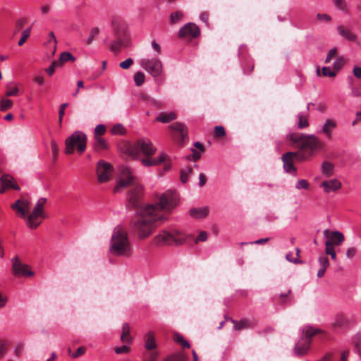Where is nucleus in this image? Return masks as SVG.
<instances>
[{
	"mask_svg": "<svg viewBox=\"0 0 361 361\" xmlns=\"http://www.w3.org/2000/svg\"><path fill=\"white\" fill-rule=\"evenodd\" d=\"M174 340L176 343L181 345V346L183 348H190V344L188 341H186L180 334H175L174 335Z\"/></svg>",
	"mask_w": 361,
	"mask_h": 361,
	"instance_id": "58836bf2",
	"label": "nucleus"
},
{
	"mask_svg": "<svg viewBox=\"0 0 361 361\" xmlns=\"http://www.w3.org/2000/svg\"><path fill=\"white\" fill-rule=\"evenodd\" d=\"M46 203H47V198H45V197L39 198L37 200V202H36L32 211L37 212V213L46 214L45 211L44 209V207Z\"/></svg>",
	"mask_w": 361,
	"mask_h": 361,
	"instance_id": "2f4dec72",
	"label": "nucleus"
},
{
	"mask_svg": "<svg viewBox=\"0 0 361 361\" xmlns=\"http://www.w3.org/2000/svg\"><path fill=\"white\" fill-rule=\"evenodd\" d=\"M31 32V28H27L23 31L22 37L18 41V45L22 46L25 42L27 40V39L30 37Z\"/></svg>",
	"mask_w": 361,
	"mask_h": 361,
	"instance_id": "79ce46f5",
	"label": "nucleus"
},
{
	"mask_svg": "<svg viewBox=\"0 0 361 361\" xmlns=\"http://www.w3.org/2000/svg\"><path fill=\"white\" fill-rule=\"evenodd\" d=\"M300 155V152H286L283 154V169L286 172L296 173V169L293 166V160L295 157L299 158Z\"/></svg>",
	"mask_w": 361,
	"mask_h": 361,
	"instance_id": "f8f14e48",
	"label": "nucleus"
},
{
	"mask_svg": "<svg viewBox=\"0 0 361 361\" xmlns=\"http://www.w3.org/2000/svg\"><path fill=\"white\" fill-rule=\"evenodd\" d=\"M130 326L128 323H124L122 326V334L121 335V340L123 343L130 344L133 341V338L130 334Z\"/></svg>",
	"mask_w": 361,
	"mask_h": 361,
	"instance_id": "b1692460",
	"label": "nucleus"
},
{
	"mask_svg": "<svg viewBox=\"0 0 361 361\" xmlns=\"http://www.w3.org/2000/svg\"><path fill=\"white\" fill-rule=\"evenodd\" d=\"M286 138L300 149H310L312 152L322 147V142L314 135L290 133Z\"/></svg>",
	"mask_w": 361,
	"mask_h": 361,
	"instance_id": "20e7f679",
	"label": "nucleus"
},
{
	"mask_svg": "<svg viewBox=\"0 0 361 361\" xmlns=\"http://www.w3.org/2000/svg\"><path fill=\"white\" fill-rule=\"evenodd\" d=\"M322 73L324 76L334 77L336 71H332L329 67H323Z\"/></svg>",
	"mask_w": 361,
	"mask_h": 361,
	"instance_id": "4d7b16f0",
	"label": "nucleus"
},
{
	"mask_svg": "<svg viewBox=\"0 0 361 361\" xmlns=\"http://www.w3.org/2000/svg\"><path fill=\"white\" fill-rule=\"evenodd\" d=\"M71 61H75V58L70 52L64 51L61 54L59 61H58L61 63L62 65L63 63Z\"/></svg>",
	"mask_w": 361,
	"mask_h": 361,
	"instance_id": "72a5a7b5",
	"label": "nucleus"
},
{
	"mask_svg": "<svg viewBox=\"0 0 361 361\" xmlns=\"http://www.w3.org/2000/svg\"><path fill=\"white\" fill-rule=\"evenodd\" d=\"M178 204L176 192L167 190L157 195V202L139 208L130 224L137 231L138 238L144 239L149 236L157 226L168 219L166 212H171Z\"/></svg>",
	"mask_w": 361,
	"mask_h": 361,
	"instance_id": "f257e3e1",
	"label": "nucleus"
},
{
	"mask_svg": "<svg viewBox=\"0 0 361 361\" xmlns=\"http://www.w3.org/2000/svg\"><path fill=\"white\" fill-rule=\"evenodd\" d=\"M345 323V317L343 315H337L333 324L334 326L341 327Z\"/></svg>",
	"mask_w": 361,
	"mask_h": 361,
	"instance_id": "3c124183",
	"label": "nucleus"
},
{
	"mask_svg": "<svg viewBox=\"0 0 361 361\" xmlns=\"http://www.w3.org/2000/svg\"><path fill=\"white\" fill-rule=\"evenodd\" d=\"M145 348L147 349V350H153L156 348V343H155V340H154V335L152 334V332H148L146 335H145Z\"/></svg>",
	"mask_w": 361,
	"mask_h": 361,
	"instance_id": "c756f323",
	"label": "nucleus"
},
{
	"mask_svg": "<svg viewBox=\"0 0 361 361\" xmlns=\"http://www.w3.org/2000/svg\"><path fill=\"white\" fill-rule=\"evenodd\" d=\"M85 347H79L76 351L72 355V357L73 358H77L81 355H82L85 353Z\"/></svg>",
	"mask_w": 361,
	"mask_h": 361,
	"instance_id": "338daca9",
	"label": "nucleus"
},
{
	"mask_svg": "<svg viewBox=\"0 0 361 361\" xmlns=\"http://www.w3.org/2000/svg\"><path fill=\"white\" fill-rule=\"evenodd\" d=\"M338 33L349 41L355 42L357 37L355 34L352 33L348 29H345L343 26L339 25L338 27Z\"/></svg>",
	"mask_w": 361,
	"mask_h": 361,
	"instance_id": "cd10ccee",
	"label": "nucleus"
},
{
	"mask_svg": "<svg viewBox=\"0 0 361 361\" xmlns=\"http://www.w3.org/2000/svg\"><path fill=\"white\" fill-rule=\"evenodd\" d=\"M51 151L53 154L54 159H56L58 156V145L54 140H51Z\"/></svg>",
	"mask_w": 361,
	"mask_h": 361,
	"instance_id": "69168bd1",
	"label": "nucleus"
},
{
	"mask_svg": "<svg viewBox=\"0 0 361 361\" xmlns=\"http://www.w3.org/2000/svg\"><path fill=\"white\" fill-rule=\"evenodd\" d=\"M200 34V28L192 23H188L181 27L178 31L180 37H197Z\"/></svg>",
	"mask_w": 361,
	"mask_h": 361,
	"instance_id": "9b49d317",
	"label": "nucleus"
},
{
	"mask_svg": "<svg viewBox=\"0 0 361 361\" xmlns=\"http://www.w3.org/2000/svg\"><path fill=\"white\" fill-rule=\"evenodd\" d=\"M47 218V214L32 212L30 214L26 216V223L29 228L32 229L37 228L42 223L44 219Z\"/></svg>",
	"mask_w": 361,
	"mask_h": 361,
	"instance_id": "dca6fc26",
	"label": "nucleus"
},
{
	"mask_svg": "<svg viewBox=\"0 0 361 361\" xmlns=\"http://www.w3.org/2000/svg\"><path fill=\"white\" fill-rule=\"evenodd\" d=\"M12 188L19 190L20 187L10 175H4L0 178V193H4L7 189Z\"/></svg>",
	"mask_w": 361,
	"mask_h": 361,
	"instance_id": "4468645a",
	"label": "nucleus"
},
{
	"mask_svg": "<svg viewBox=\"0 0 361 361\" xmlns=\"http://www.w3.org/2000/svg\"><path fill=\"white\" fill-rule=\"evenodd\" d=\"M109 250L116 256H130L132 253L127 232L121 227L114 228Z\"/></svg>",
	"mask_w": 361,
	"mask_h": 361,
	"instance_id": "7ed1b4c3",
	"label": "nucleus"
},
{
	"mask_svg": "<svg viewBox=\"0 0 361 361\" xmlns=\"http://www.w3.org/2000/svg\"><path fill=\"white\" fill-rule=\"evenodd\" d=\"M290 289H288L285 293H282L279 295V298H275V300L281 303H286L290 300Z\"/></svg>",
	"mask_w": 361,
	"mask_h": 361,
	"instance_id": "c9c22d12",
	"label": "nucleus"
},
{
	"mask_svg": "<svg viewBox=\"0 0 361 361\" xmlns=\"http://www.w3.org/2000/svg\"><path fill=\"white\" fill-rule=\"evenodd\" d=\"M319 263L320 264V268H323L326 269L329 267V261L327 257L324 255H321L319 257Z\"/></svg>",
	"mask_w": 361,
	"mask_h": 361,
	"instance_id": "49530a36",
	"label": "nucleus"
},
{
	"mask_svg": "<svg viewBox=\"0 0 361 361\" xmlns=\"http://www.w3.org/2000/svg\"><path fill=\"white\" fill-rule=\"evenodd\" d=\"M207 239V233L205 231H202L198 235L195 240V243H197L199 241L204 242Z\"/></svg>",
	"mask_w": 361,
	"mask_h": 361,
	"instance_id": "774afa93",
	"label": "nucleus"
},
{
	"mask_svg": "<svg viewBox=\"0 0 361 361\" xmlns=\"http://www.w3.org/2000/svg\"><path fill=\"white\" fill-rule=\"evenodd\" d=\"M336 126L337 124L335 120L328 118L325 121L320 132L325 135L328 139H331L332 137V132Z\"/></svg>",
	"mask_w": 361,
	"mask_h": 361,
	"instance_id": "aec40b11",
	"label": "nucleus"
},
{
	"mask_svg": "<svg viewBox=\"0 0 361 361\" xmlns=\"http://www.w3.org/2000/svg\"><path fill=\"white\" fill-rule=\"evenodd\" d=\"M106 132V128L104 125L99 124L95 127L94 137H101Z\"/></svg>",
	"mask_w": 361,
	"mask_h": 361,
	"instance_id": "09e8293b",
	"label": "nucleus"
},
{
	"mask_svg": "<svg viewBox=\"0 0 361 361\" xmlns=\"http://www.w3.org/2000/svg\"><path fill=\"white\" fill-rule=\"evenodd\" d=\"M336 53H337V49L336 48H333L331 49L328 54H327V56L325 59V63H329L331 59L332 58H334V56H336Z\"/></svg>",
	"mask_w": 361,
	"mask_h": 361,
	"instance_id": "0e129e2a",
	"label": "nucleus"
},
{
	"mask_svg": "<svg viewBox=\"0 0 361 361\" xmlns=\"http://www.w3.org/2000/svg\"><path fill=\"white\" fill-rule=\"evenodd\" d=\"M111 26L116 37L123 35L126 30V24L123 18L119 16H113L111 18Z\"/></svg>",
	"mask_w": 361,
	"mask_h": 361,
	"instance_id": "2eb2a0df",
	"label": "nucleus"
},
{
	"mask_svg": "<svg viewBox=\"0 0 361 361\" xmlns=\"http://www.w3.org/2000/svg\"><path fill=\"white\" fill-rule=\"evenodd\" d=\"M8 347V342L6 340L0 339V359L3 357L7 351Z\"/></svg>",
	"mask_w": 361,
	"mask_h": 361,
	"instance_id": "c03bdc74",
	"label": "nucleus"
},
{
	"mask_svg": "<svg viewBox=\"0 0 361 361\" xmlns=\"http://www.w3.org/2000/svg\"><path fill=\"white\" fill-rule=\"evenodd\" d=\"M93 147L96 151H101L108 147L106 142L102 137H94Z\"/></svg>",
	"mask_w": 361,
	"mask_h": 361,
	"instance_id": "7c9ffc66",
	"label": "nucleus"
},
{
	"mask_svg": "<svg viewBox=\"0 0 361 361\" xmlns=\"http://www.w3.org/2000/svg\"><path fill=\"white\" fill-rule=\"evenodd\" d=\"M335 6L341 11H345L346 10V3L345 0H333Z\"/></svg>",
	"mask_w": 361,
	"mask_h": 361,
	"instance_id": "603ef678",
	"label": "nucleus"
},
{
	"mask_svg": "<svg viewBox=\"0 0 361 361\" xmlns=\"http://www.w3.org/2000/svg\"><path fill=\"white\" fill-rule=\"evenodd\" d=\"M138 63L153 78H157L161 75L163 72L162 62L157 57L151 59H142L138 61Z\"/></svg>",
	"mask_w": 361,
	"mask_h": 361,
	"instance_id": "0eeeda50",
	"label": "nucleus"
},
{
	"mask_svg": "<svg viewBox=\"0 0 361 361\" xmlns=\"http://www.w3.org/2000/svg\"><path fill=\"white\" fill-rule=\"evenodd\" d=\"M177 118V115L176 113L171 112H161L158 117L156 118V121H160L164 123H169Z\"/></svg>",
	"mask_w": 361,
	"mask_h": 361,
	"instance_id": "a878e982",
	"label": "nucleus"
},
{
	"mask_svg": "<svg viewBox=\"0 0 361 361\" xmlns=\"http://www.w3.org/2000/svg\"><path fill=\"white\" fill-rule=\"evenodd\" d=\"M118 172L117 185L114 188V192H121L123 188L131 185L132 188L128 194V201L130 206L137 207L142 195V186L135 182L136 178L134 176L133 171L128 166L124 164L119 166Z\"/></svg>",
	"mask_w": 361,
	"mask_h": 361,
	"instance_id": "f03ea898",
	"label": "nucleus"
},
{
	"mask_svg": "<svg viewBox=\"0 0 361 361\" xmlns=\"http://www.w3.org/2000/svg\"><path fill=\"white\" fill-rule=\"evenodd\" d=\"M12 269L13 274L17 277L34 275L33 271L30 270L28 265L22 264L18 257H15L12 259Z\"/></svg>",
	"mask_w": 361,
	"mask_h": 361,
	"instance_id": "1a4fd4ad",
	"label": "nucleus"
},
{
	"mask_svg": "<svg viewBox=\"0 0 361 361\" xmlns=\"http://www.w3.org/2000/svg\"><path fill=\"white\" fill-rule=\"evenodd\" d=\"M357 253V249L354 247H348L346 250L345 255L348 259L353 258Z\"/></svg>",
	"mask_w": 361,
	"mask_h": 361,
	"instance_id": "13d9d810",
	"label": "nucleus"
},
{
	"mask_svg": "<svg viewBox=\"0 0 361 361\" xmlns=\"http://www.w3.org/2000/svg\"><path fill=\"white\" fill-rule=\"evenodd\" d=\"M345 63V60L343 57L338 58L334 63V69L337 71L340 70Z\"/></svg>",
	"mask_w": 361,
	"mask_h": 361,
	"instance_id": "de8ad7c7",
	"label": "nucleus"
},
{
	"mask_svg": "<svg viewBox=\"0 0 361 361\" xmlns=\"http://www.w3.org/2000/svg\"><path fill=\"white\" fill-rule=\"evenodd\" d=\"M87 136L80 131H75L66 140L65 153L70 154L74 152L75 147L80 153H82L86 148Z\"/></svg>",
	"mask_w": 361,
	"mask_h": 361,
	"instance_id": "39448f33",
	"label": "nucleus"
},
{
	"mask_svg": "<svg viewBox=\"0 0 361 361\" xmlns=\"http://www.w3.org/2000/svg\"><path fill=\"white\" fill-rule=\"evenodd\" d=\"M214 133L216 137H221L226 135V131L223 126H217L214 128Z\"/></svg>",
	"mask_w": 361,
	"mask_h": 361,
	"instance_id": "864d4df0",
	"label": "nucleus"
},
{
	"mask_svg": "<svg viewBox=\"0 0 361 361\" xmlns=\"http://www.w3.org/2000/svg\"><path fill=\"white\" fill-rule=\"evenodd\" d=\"M323 234L324 238L327 239L326 241H330L331 244L337 246L341 245L345 240L343 234L338 231L330 232L328 229H325Z\"/></svg>",
	"mask_w": 361,
	"mask_h": 361,
	"instance_id": "f3484780",
	"label": "nucleus"
},
{
	"mask_svg": "<svg viewBox=\"0 0 361 361\" xmlns=\"http://www.w3.org/2000/svg\"><path fill=\"white\" fill-rule=\"evenodd\" d=\"M133 63V59L131 58H128L126 60L120 63L119 66L123 69H128L131 66V65Z\"/></svg>",
	"mask_w": 361,
	"mask_h": 361,
	"instance_id": "6e6d98bb",
	"label": "nucleus"
},
{
	"mask_svg": "<svg viewBox=\"0 0 361 361\" xmlns=\"http://www.w3.org/2000/svg\"><path fill=\"white\" fill-rule=\"evenodd\" d=\"M321 186L324 188L325 192L329 193L331 191H336L339 190L341 188L342 184L340 180L334 178L323 181Z\"/></svg>",
	"mask_w": 361,
	"mask_h": 361,
	"instance_id": "6ab92c4d",
	"label": "nucleus"
},
{
	"mask_svg": "<svg viewBox=\"0 0 361 361\" xmlns=\"http://www.w3.org/2000/svg\"><path fill=\"white\" fill-rule=\"evenodd\" d=\"M11 208L19 213L23 218H26V212L30 209V202L27 200H18L11 205Z\"/></svg>",
	"mask_w": 361,
	"mask_h": 361,
	"instance_id": "a211bd4d",
	"label": "nucleus"
},
{
	"mask_svg": "<svg viewBox=\"0 0 361 361\" xmlns=\"http://www.w3.org/2000/svg\"><path fill=\"white\" fill-rule=\"evenodd\" d=\"M298 118V128L300 129L305 128L309 126V121L307 119V116L302 114V113H299L297 115Z\"/></svg>",
	"mask_w": 361,
	"mask_h": 361,
	"instance_id": "473e14b6",
	"label": "nucleus"
},
{
	"mask_svg": "<svg viewBox=\"0 0 361 361\" xmlns=\"http://www.w3.org/2000/svg\"><path fill=\"white\" fill-rule=\"evenodd\" d=\"M135 148L137 150L141 151L143 154L147 157L153 155L156 152V148L148 139L137 140L135 143Z\"/></svg>",
	"mask_w": 361,
	"mask_h": 361,
	"instance_id": "9d476101",
	"label": "nucleus"
},
{
	"mask_svg": "<svg viewBox=\"0 0 361 361\" xmlns=\"http://www.w3.org/2000/svg\"><path fill=\"white\" fill-rule=\"evenodd\" d=\"M334 166L329 161H324L322 164V173L326 177H330L334 174Z\"/></svg>",
	"mask_w": 361,
	"mask_h": 361,
	"instance_id": "bb28decb",
	"label": "nucleus"
},
{
	"mask_svg": "<svg viewBox=\"0 0 361 361\" xmlns=\"http://www.w3.org/2000/svg\"><path fill=\"white\" fill-rule=\"evenodd\" d=\"M145 80V75L141 71H137L134 75V81L136 86H141Z\"/></svg>",
	"mask_w": 361,
	"mask_h": 361,
	"instance_id": "f704fd0d",
	"label": "nucleus"
},
{
	"mask_svg": "<svg viewBox=\"0 0 361 361\" xmlns=\"http://www.w3.org/2000/svg\"><path fill=\"white\" fill-rule=\"evenodd\" d=\"M183 16V14L182 12L176 11L171 13L170 15V20L171 23H178L181 18Z\"/></svg>",
	"mask_w": 361,
	"mask_h": 361,
	"instance_id": "37998d69",
	"label": "nucleus"
},
{
	"mask_svg": "<svg viewBox=\"0 0 361 361\" xmlns=\"http://www.w3.org/2000/svg\"><path fill=\"white\" fill-rule=\"evenodd\" d=\"M170 128L176 130L180 133V137L183 144L188 140V130L185 124L182 123H175L170 126Z\"/></svg>",
	"mask_w": 361,
	"mask_h": 361,
	"instance_id": "4be33fe9",
	"label": "nucleus"
},
{
	"mask_svg": "<svg viewBox=\"0 0 361 361\" xmlns=\"http://www.w3.org/2000/svg\"><path fill=\"white\" fill-rule=\"evenodd\" d=\"M335 245L331 244L330 241H326L325 242V252L326 255H329L330 253L336 252L334 249Z\"/></svg>",
	"mask_w": 361,
	"mask_h": 361,
	"instance_id": "bf43d9fd",
	"label": "nucleus"
},
{
	"mask_svg": "<svg viewBox=\"0 0 361 361\" xmlns=\"http://www.w3.org/2000/svg\"><path fill=\"white\" fill-rule=\"evenodd\" d=\"M68 103H63L60 106V109L59 111V122L60 124H61V123H62L63 117L64 116V114H65V109L68 106Z\"/></svg>",
	"mask_w": 361,
	"mask_h": 361,
	"instance_id": "5fc2aeb1",
	"label": "nucleus"
},
{
	"mask_svg": "<svg viewBox=\"0 0 361 361\" xmlns=\"http://www.w3.org/2000/svg\"><path fill=\"white\" fill-rule=\"evenodd\" d=\"M125 128L120 123L116 124L111 128V133L115 135H123L125 133Z\"/></svg>",
	"mask_w": 361,
	"mask_h": 361,
	"instance_id": "a19ab883",
	"label": "nucleus"
},
{
	"mask_svg": "<svg viewBox=\"0 0 361 361\" xmlns=\"http://www.w3.org/2000/svg\"><path fill=\"white\" fill-rule=\"evenodd\" d=\"M49 40H48V43L50 44L51 45H53V47L54 48V49H56V44H57V40H56V38L55 37V35L54 33V32H50L49 34Z\"/></svg>",
	"mask_w": 361,
	"mask_h": 361,
	"instance_id": "052dcab7",
	"label": "nucleus"
},
{
	"mask_svg": "<svg viewBox=\"0 0 361 361\" xmlns=\"http://www.w3.org/2000/svg\"><path fill=\"white\" fill-rule=\"evenodd\" d=\"M286 259L293 264H302V261L298 259V257H292L291 253H288L286 255Z\"/></svg>",
	"mask_w": 361,
	"mask_h": 361,
	"instance_id": "e2e57ef3",
	"label": "nucleus"
},
{
	"mask_svg": "<svg viewBox=\"0 0 361 361\" xmlns=\"http://www.w3.org/2000/svg\"><path fill=\"white\" fill-rule=\"evenodd\" d=\"M99 30L98 27H94L92 28L90 30V36L88 37V38L87 39V43L88 44H91L93 42L94 37L99 34Z\"/></svg>",
	"mask_w": 361,
	"mask_h": 361,
	"instance_id": "a18cd8bd",
	"label": "nucleus"
},
{
	"mask_svg": "<svg viewBox=\"0 0 361 361\" xmlns=\"http://www.w3.org/2000/svg\"><path fill=\"white\" fill-rule=\"evenodd\" d=\"M322 330L318 328H314L310 326H305L302 329V336L306 340L312 341V338L317 334L322 333Z\"/></svg>",
	"mask_w": 361,
	"mask_h": 361,
	"instance_id": "5701e85b",
	"label": "nucleus"
},
{
	"mask_svg": "<svg viewBox=\"0 0 361 361\" xmlns=\"http://www.w3.org/2000/svg\"><path fill=\"white\" fill-rule=\"evenodd\" d=\"M168 159V156L161 153L156 158H145L141 160L142 164L145 166H152L158 165Z\"/></svg>",
	"mask_w": 361,
	"mask_h": 361,
	"instance_id": "412c9836",
	"label": "nucleus"
},
{
	"mask_svg": "<svg viewBox=\"0 0 361 361\" xmlns=\"http://www.w3.org/2000/svg\"><path fill=\"white\" fill-rule=\"evenodd\" d=\"M185 240L181 233L178 231L169 233L162 231L154 238V243L158 245H172L181 244Z\"/></svg>",
	"mask_w": 361,
	"mask_h": 361,
	"instance_id": "423d86ee",
	"label": "nucleus"
},
{
	"mask_svg": "<svg viewBox=\"0 0 361 361\" xmlns=\"http://www.w3.org/2000/svg\"><path fill=\"white\" fill-rule=\"evenodd\" d=\"M129 347L126 345H123L121 347H117L114 349V351L116 354H123V353H127L129 352Z\"/></svg>",
	"mask_w": 361,
	"mask_h": 361,
	"instance_id": "680f3d73",
	"label": "nucleus"
},
{
	"mask_svg": "<svg viewBox=\"0 0 361 361\" xmlns=\"http://www.w3.org/2000/svg\"><path fill=\"white\" fill-rule=\"evenodd\" d=\"M311 343V341L308 339L306 340L304 337H301L294 347L293 352L295 355L297 357H301L307 354L310 348Z\"/></svg>",
	"mask_w": 361,
	"mask_h": 361,
	"instance_id": "ddd939ff",
	"label": "nucleus"
},
{
	"mask_svg": "<svg viewBox=\"0 0 361 361\" xmlns=\"http://www.w3.org/2000/svg\"><path fill=\"white\" fill-rule=\"evenodd\" d=\"M310 184L307 180L302 179L299 180L295 185V188L298 190L305 189L307 190L309 188Z\"/></svg>",
	"mask_w": 361,
	"mask_h": 361,
	"instance_id": "8fccbe9b",
	"label": "nucleus"
},
{
	"mask_svg": "<svg viewBox=\"0 0 361 361\" xmlns=\"http://www.w3.org/2000/svg\"><path fill=\"white\" fill-rule=\"evenodd\" d=\"M192 169L190 167H187L180 171V180L185 183L188 180L189 175L192 173Z\"/></svg>",
	"mask_w": 361,
	"mask_h": 361,
	"instance_id": "4c0bfd02",
	"label": "nucleus"
},
{
	"mask_svg": "<svg viewBox=\"0 0 361 361\" xmlns=\"http://www.w3.org/2000/svg\"><path fill=\"white\" fill-rule=\"evenodd\" d=\"M209 209L207 207L192 208L190 214L195 219H202L207 216Z\"/></svg>",
	"mask_w": 361,
	"mask_h": 361,
	"instance_id": "393cba45",
	"label": "nucleus"
},
{
	"mask_svg": "<svg viewBox=\"0 0 361 361\" xmlns=\"http://www.w3.org/2000/svg\"><path fill=\"white\" fill-rule=\"evenodd\" d=\"M113 173V166L108 162L100 160L97 163V175L99 182L107 181Z\"/></svg>",
	"mask_w": 361,
	"mask_h": 361,
	"instance_id": "6e6552de",
	"label": "nucleus"
},
{
	"mask_svg": "<svg viewBox=\"0 0 361 361\" xmlns=\"http://www.w3.org/2000/svg\"><path fill=\"white\" fill-rule=\"evenodd\" d=\"M59 66H61V63L57 61H53L51 65L46 69V72L49 75V76H51L54 71H55V69L56 68L59 67Z\"/></svg>",
	"mask_w": 361,
	"mask_h": 361,
	"instance_id": "ea45409f",
	"label": "nucleus"
},
{
	"mask_svg": "<svg viewBox=\"0 0 361 361\" xmlns=\"http://www.w3.org/2000/svg\"><path fill=\"white\" fill-rule=\"evenodd\" d=\"M233 323H234V329L236 331L241 330L243 329L251 328L252 327V323L247 319H242L239 322H236L235 320H232Z\"/></svg>",
	"mask_w": 361,
	"mask_h": 361,
	"instance_id": "c85d7f7f",
	"label": "nucleus"
},
{
	"mask_svg": "<svg viewBox=\"0 0 361 361\" xmlns=\"http://www.w3.org/2000/svg\"><path fill=\"white\" fill-rule=\"evenodd\" d=\"M13 105V102L8 99H2L0 102V110L5 111L9 109Z\"/></svg>",
	"mask_w": 361,
	"mask_h": 361,
	"instance_id": "e433bc0d",
	"label": "nucleus"
}]
</instances>
